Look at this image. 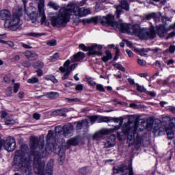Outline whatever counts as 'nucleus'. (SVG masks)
I'll list each match as a JSON object with an SVG mask.
<instances>
[{
	"mask_svg": "<svg viewBox=\"0 0 175 175\" xmlns=\"http://www.w3.org/2000/svg\"><path fill=\"white\" fill-rule=\"evenodd\" d=\"M172 38H175V31H172L166 36L165 40H169V39H172Z\"/></svg>",
	"mask_w": 175,
	"mask_h": 175,
	"instance_id": "nucleus-47",
	"label": "nucleus"
},
{
	"mask_svg": "<svg viewBox=\"0 0 175 175\" xmlns=\"http://www.w3.org/2000/svg\"><path fill=\"white\" fill-rule=\"evenodd\" d=\"M105 54L106 55L103 56L102 58V61L103 62H107L109 59H111L113 58V55H111V52H110V51H106Z\"/></svg>",
	"mask_w": 175,
	"mask_h": 175,
	"instance_id": "nucleus-28",
	"label": "nucleus"
},
{
	"mask_svg": "<svg viewBox=\"0 0 175 175\" xmlns=\"http://www.w3.org/2000/svg\"><path fill=\"white\" fill-rule=\"evenodd\" d=\"M73 125L68 123L64 126H57L55 128V132L56 135H62L65 137H68L70 136L71 133L73 132Z\"/></svg>",
	"mask_w": 175,
	"mask_h": 175,
	"instance_id": "nucleus-11",
	"label": "nucleus"
},
{
	"mask_svg": "<svg viewBox=\"0 0 175 175\" xmlns=\"http://www.w3.org/2000/svg\"><path fill=\"white\" fill-rule=\"evenodd\" d=\"M96 90L97 91H100V92H105V88H103V85L102 84H97Z\"/></svg>",
	"mask_w": 175,
	"mask_h": 175,
	"instance_id": "nucleus-44",
	"label": "nucleus"
},
{
	"mask_svg": "<svg viewBox=\"0 0 175 175\" xmlns=\"http://www.w3.org/2000/svg\"><path fill=\"white\" fill-rule=\"evenodd\" d=\"M114 68H116V69H118V70H121L122 72H125V68H124V66H122V65L116 63L115 64H113Z\"/></svg>",
	"mask_w": 175,
	"mask_h": 175,
	"instance_id": "nucleus-39",
	"label": "nucleus"
},
{
	"mask_svg": "<svg viewBox=\"0 0 175 175\" xmlns=\"http://www.w3.org/2000/svg\"><path fill=\"white\" fill-rule=\"evenodd\" d=\"M155 65L157 69H160V70H162V64H161V62L157 61Z\"/></svg>",
	"mask_w": 175,
	"mask_h": 175,
	"instance_id": "nucleus-52",
	"label": "nucleus"
},
{
	"mask_svg": "<svg viewBox=\"0 0 175 175\" xmlns=\"http://www.w3.org/2000/svg\"><path fill=\"white\" fill-rule=\"evenodd\" d=\"M154 133H158V135L161 132L166 131L167 135L170 140L174 137V132L173 129L175 128V118H171L169 116L163 118V122L159 119L154 120Z\"/></svg>",
	"mask_w": 175,
	"mask_h": 175,
	"instance_id": "nucleus-4",
	"label": "nucleus"
},
{
	"mask_svg": "<svg viewBox=\"0 0 175 175\" xmlns=\"http://www.w3.org/2000/svg\"><path fill=\"white\" fill-rule=\"evenodd\" d=\"M169 51H170V54H174L175 46L174 45L170 46Z\"/></svg>",
	"mask_w": 175,
	"mask_h": 175,
	"instance_id": "nucleus-53",
	"label": "nucleus"
},
{
	"mask_svg": "<svg viewBox=\"0 0 175 175\" xmlns=\"http://www.w3.org/2000/svg\"><path fill=\"white\" fill-rule=\"evenodd\" d=\"M72 12L78 17H85L88 14H91V9L85 8H80L79 6L71 3L67 5V8L64 7L60 8L57 16H52L51 18L52 27H65L69 23Z\"/></svg>",
	"mask_w": 175,
	"mask_h": 175,
	"instance_id": "nucleus-2",
	"label": "nucleus"
},
{
	"mask_svg": "<svg viewBox=\"0 0 175 175\" xmlns=\"http://www.w3.org/2000/svg\"><path fill=\"white\" fill-rule=\"evenodd\" d=\"M46 44L48 46H57V40H50L46 42Z\"/></svg>",
	"mask_w": 175,
	"mask_h": 175,
	"instance_id": "nucleus-41",
	"label": "nucleus"
},
{
	"mask_svg": "<svg viewBox=\"0 0 175 175\" xmlns=\"http://www.w3.org/2000/svg\"><path fill=\"white\" fill-rule=\"evenodd\" d=\"M116 18H120V15L124 13L123 10H126V12H129V3H128V1L122 0L120 1V5H116ZM123 9V10H122Z\"/></svg>",
	"mask_w": 175,
	"mask_h": 175,
	"instance_id": "nucleus-13",
	"label": "nucleus"
},
{
	"mask_svg": "<svg viewBox=\"0 0 175 175\" xmlns=\"http://www.w3.org/2000/svg\"><path fill=\"white\" fill-rule=\"evenodd\" d=\"M133 35L139 38L142 40H145L150 38H154V27L142 29L139 25H133Z\"/></svg>",
	"mask_w": 175,
	"mask_h": 175,
	"instance_id": "nucleus-6",
	"label": "nucleus"
},
{
	"mask_svg": "<svg viewBox=\"0 0 175 175\" xmlns=\"http://www.w3.org/2000/svg\"><path fill=\"white\" fill-rule=\"evenodd\" d=\"M168 31L169 30L167 29L163 25H160L156 27V33L159 38H165Z\"/></svg>",
	"mask_w": 175,
	"mask_h": 175,
	"instance_id": "nucleus-18",
	"label": "nucleus"
},
{
	"mask_svg": "<svg viewBox=\"0 0 175 175\" xmlns=\"http://www.w3.org/2000/svg\"><path fill=\"white\" fill-rule=\"evenodd\" d=\"M36 72H37L38 76H39V77L43 76V70L40 69V70H37Z\"/></svg>",
	"mask_w": 175,
	"mask_h": 175,
	"instance_id": "nucleus-63",
	"label": "nucleus"
},
{
	"mask_svg": "<svg viewBox=\"0 0 175 175\" xmlns=\"http://www.w3.org/2000/svg\"><path fill=\"white\" fill-rule=\"evenodd\" d=\"M123 42H125L126 44L129 46V47H132V42L128 41V40H124Z\"/></svg>",
	"mask_w": 175,
	"mask_h": 175,
	"instance_id": "nucleus-64",
	"label": "nucleus"
},
{
	"mask_svg": "<svg viewBox=\"0 0 175 175\" xmlns=\"http://www.w3.org/2000/svg\"><path fill=\"white\" fill-rule=\"evenodd\" d=\"M33 118H34V120H39L40 118V115L39 113H34L33 115Z\"/></svg>",
	"mask_w": 175,
	"mask_h": 175,
	"instance_id": "nucleus-61",
	"label": "nucleus"
},
{
	"mask_svg": "<svg viewBox=\"0 0 175 175\" xmlns=\"http://www.w3.org/2000/svg\"><path fill=\"white\" fill-rule=\"evenodd\" d=\"M45 96H46V98H49V99H57V98L59 97V94L55 92H51L46 93L45 94Z\"/></svg>",
	"mask_w": 175,
	"mask_h": 175,
	"instance_id": "nucleus-27",
	"label": "nucleus"
},
{
	"mask_svg": "<svg viewBox=\"0 0 175 175\" xmlns=\"http://www.w3.org/2000/svg\"><path fill=\"white\" fill-rule=\"evenodd\" d=\"M43 66H44V64L42 62L38 61L37 62L33 63V67L35 69H42V68H43Z\"/></svg>",
	"mask_w": 175,
	"mask_h": 175,
	"instance_id": "nucleus-31",
	"label": "nucleus"
},
{
	"mask_svg": "<svg viewBox=\"0 0 175 175\" xmlns=\"http://www.w3.org/2000/svg\"><path fill=\"white\" fill-rule=\"evenodd\" d=\"M84 53L83 52H78L77 54L74 55L73 57H71L72 62H80L84 59Z\"/></svg>",
	"mask_w": 175,
	"mask_h": 175,
	"instance_id": "nucleus-21",
	"label": "nucleus"
},
{
	"mask_svg": "<svg viewBox=\"0 0 175 175\" xmlns=\"http://www.w3.org/2000/svg\"><path fill=\"white\" fill-rule=\"evenodd\" d=\"M48 5L49 6H50V8H52V9H54V10H58V9H59V5H58V4H57L53 1H49Z\"/></svg>",
	"mask_w": 175,
	"mask_h": 175,
	"instance_id": "nucleus-34",
	"label": "nucleus"
},
{
	"mask_svg": "<svg viewBox=\"0 0 175 175\" xmlns=\"http://www.w3.org/2000/svg\"><path fill=\"white\" fill-rule=\"evenodd\" d=\"M20 17H21V14L14 13L12 18L7 21L6 24H8L10 31H21V29H23V21Z\"/></svg>",
	"mask_w": 175,
	"mask_h": 175,
	"instance_id": "nucleus-8",
	"label": "nucleus"
},
{
	"mask_svg": "<svg viewBox=\"0 0 175 175\" xmlns=\"http://www.w3.org/2000/svg\"><path fill=\"white\" fill-rule=\"evenodd\" d=\"M59 58V53H55L53 56L51 57L50 61L51 62H55V61Z\"/></svg>",
	"mask_w": 175,
	"mask_h": 175,
	"instance_id": "nucleus-38",
	"label": "nucleus"
},
{
	"mask_svg": "<svg viewBox=\"0 0 175 175\" xmlns=\"http://www.w3.org/2000/svg\"><path fill=\"white\" fill-rule=\"evenodd\" d=\"M72 85H75V83L72 82H67L66 83L64 84V87H66V88L71 87Z\"/></svg>",
	"mask_w": 175,
	"mask_h": 175,
	"instance_id": "nucleus-57",
	"label": "nucleus"
},
{
	"mask_svg": "<svg viewBox=\"0 0 175 175\" xmlns=\"http://www.w3.org/2000/svg\"><path fill=\"white\" fill-rule=\"evenodd\" d=\"M151 18H154V13L145 14L144 16L141 17L142 21H146V20H151Z\"/></svg>",
	"mask_w": 175,
	"mask_h": 175,
	"instance_id": "nucleus-30",
	"label": "nucleus"
},
{
	"mask_svg": "<svg viewBox=\"0 0 175 175\" xmlns=\"http://www.w3.org/2000/svg\"><path fill=\"white\" fill-rule=\"evenodd\" d=\"M79 47L83 51H90V46H86L84 44H80Z\"/></svg>",
	"mask_w": 175,
	"mask_h": 175,
	"instance_id": "nucleus-42",
	"label": "nucleus"
},
{
	"mask_svg": "<svg viewBox=\"0 0 175 175\" xmlns=\"http://www.w3.org/2000/svg\"><path fill=\"white\" fill-rule=\"evenodd\" d=\"M83 85H81V84H79V85H77V86H76V88H75V90H77V91H83Z\"/></svg>",
	"mask_w": 175,
	"mask_h": 175,
	"instance_id": "nucleus-55",
	"label": "nucleus"
},
{
	"mask_svg": "<svg viewBox=\"0 0 175 175\" xmlns=\"http://www.w3.org/2000/svg\"><path fill=\"white\" fill-rule=\"evenodd\" d=\"M134 50L135 51H136V53H138V54H139L141 57H146L147 54H146L145 53H148V49H139V48H135Z\"/></svg>",
	"mask_w": 175,
	"mask_h": 175,
	"instance_id": "nucleus-29",
	"label": "nucleus"
},
{
	"mask_svg": "<svg viewBox=\"0 0 175 175\" xmlns=\"http://www.w3.org/2000/svg\"><path fill=\"white\" fill-rule=\"evenodd\" d=\"M18 90H20V83H16L14 85V94H17V92H18Z\"/></svg>",
	"mask_w": 175,
	"mask_h": 175,
	"instance_id": "nucleus-45",
	"label": "nucleus"
},
{
	"mask_svg": "<svg viewBox=\"0 0 175 175\" xmlns=\"http://www.w3.org/2000/svg\"><path fill=\"white\" fill-rule=\"evenodd\" d=\"M89 120L90 121L91 125H94L95 122H99V119L98 120L97 116H88Z\"/></svg>",
	"mask_w": 175,
	"mask_h": 175,
	"instance_id": "nucleus-35",
	"label": "nucleus"
},
{
	"mask_svg": "<svg viewBox=\"0 0 175 175\" xmlns=\"http://www.w3.org/2000/svg\"><path fill=\"white\" fill-rule=\"evenodd\" d=\"M87 81L88 83V84H90V85H91L92 87H95V85H96V83H95V81H94V78H92V77H88Z\"/></svg>",
	"mask_w": 175,
	"mask_h": 175,
	"instance_id": "nucleus-37",
	"label": "nucleus"
},
{
	"mask_svg": "<svg viewBox=\"0 0 175 175\" xmlns=\"http://www.w3.org/2000/svg\"><path fill=\"white\" fill-rule=\"evenodd\" d=\"M66 111H68V109L64 108L62 109H57L53 111V116H59L60 117H66Z\"/></svg>",
	"mask_w": 175,
	"mask_h": 175,
	"instance_id": "nucleus-26",
	"label": "nucleus"
},
{
	"mask_svg": "<svg viewBox=\"0 0 175 175\" xmlns=\"http://www.w3.org/2000/svg\"><path fill=\"white\" fill-rule=\"evenodd\" d=\"M25 55L29 59V61H35L38 58V54L32 53L29 51H26L25 52Z\"/></svg>",
	"mask_w": 175,
	"mask_h": 175,
	"instance_id": "nucleus-23",
	"label": "nucleus"
},
{
	"mask_svg": "<svg viewBox=\"0 0 175 175\" xmlns=\"http://www.w3.org/2000/svg\"><path fill=\"white\" fill-rule=\"evenodd\" d=\"M38 10L34 7L27 8V0H23L25 13L30 18L33 23H38L42 25L47 24L46 14H44V0H38Z\"/></svg>",
	"mask_w": 175,
	"mask_h": 175,
	"instance_id": "nucleus-3",
	"label": "nucleus"
},
{
	"mask_svg": "<svg viewBox=\"0 0 175 175\" xmlns=\"http://www.w3.org/2000/svg\"><path fill=\"white\" fill-rule=\"evenodd\" d=\"M81 21L84 25H85V24H91V21L90 18H83Z\"/></svg>",
	"mask_w": 175,
	"mask_h": 175,
	"instance_id": "nucleus-50",
	"label": "nucleus"
},
{
	"mask_svg": "<svg viewBox=\"0 0 175 175\" xmlns=\"http://www.w3.org/2000/svg\"><path fill=\"white\" fill-rule=\"evenodd\" d=\"M65 100H66L67 102H69V103H77L81 101L80 99L77 98H66Z\"/></svg>",
	"mask_w": 175,
	"mask_h": 175,
	"instance_id": "nucleus-40",
	"label": "nucleus"
},
{
	"mask_svg": "<svg viewBox=\"0 0 175 175\" xmlns=\"http://www.w3.org/2000/svg\"><path fill=\"white\" fill-rule=\"evenodd\" d=\"M80 140L79 139V137H74L68 140L67 146L68 147H70V146H77Z\"/></svg>",
	"mask_w": 175,
	"mask_h": 175,
	"instance_id": "nucleus-25",
	"label": "nucleus"
},
{
	"mask_svg": "<svg viewBox=\"0 0 175 175\" xmlns=\"http://www.w3.org/2000/svg\"><path fill=\"white\" fill-rule=\"evenodd\" d=\"M53 131H49L46 136V145L44 148V142L39 140L36 137L30 138V154L28 153L29 148L26 144L21 146V150L15 152L14 163L17 170H21L23 167H29L33 156V167L34 172L38 175H53V169L54 164L53 161H49L47 163L46 168L44 170V161L42 160L43 157L46 156V152L50 154L53 150L57 148V143H51L54 140Z\"/></svg>",
	"mask_w": 175,
	"mask_h": 175,
	"instance_id": "nucleus-1",
	"label": "nucleus"
},
{
	"mask_svg": "<svg viewBox=\"0 0 175 175\" xmlns=\"http://www.w3.org/2000/svg\"><path fill=\"white\" fill-rule=\"evenodd\" d=\"M137 128H139V122L135 121L133 123L129 119L128 122L123 124L122 133H117L118 140H124L127 137L129 146H132L135 143V133L137 131Z\"/></svg>",
	"mask_w": 175,
	"mask_h": 175,
	"instance_id": "nucleus-5",
	"label": "nucleus"
},
{
	"mask_svg": "<svg viewBox=\"0 0 175 175\" xmlns=\"http://www.w3.org/2000/svg\"><path fill=\"white\" fill-rule=\"evenodd\" d=\"M167 110H170V111H172V113H175L174 107H172V106L167 107Z\"/></svg>",
	"mask_w": 175,
	"mask_h": 175,
	"instance_id": "nucleus-58",
	"label": "nucleus"
},
{
	"mask_svg": "<svg viewBox=\"0 0 175 175\" xmlns=\"http://www.w3.org/2000/svg\"><path fill=\"white\" fill-rule=\"evenodd\" d=\"M102 45H92L89 46V55H102Z\"/></svg>",
	"mask_w": 175,
	"mask_h": 175,
	"instance_id": "nucleus-16",
	"label": "nucleus"
},
{
	"mask_svg": "<svg viewBox=\"0 0 175 175\" xmlns=\"http://www.w3.org/2000/svg\"><path fill=\"white\" fill-rule=\"evenodd\" d=\"M111 20H113V14H108L107 16H96L90 18L91 23L100 21L103 25H109Z\"/></svg>",
	"mask_w": 175,
	"mask_h": 175,
	"instance_id": "nucleus-12",
	"label": "nucleus"
},
{
	"mask_svg": "<svg viewBox=\"0 0 175 175\" xmlns=\"http://www.w3.org/2000/svg\"><path fill=\"white\" fill-rule=\"evenodd\" d=\"M0 17L2 18V20H5V23L9 21V20L12 17V14H10V12L8 10H2L0 13Z\"/></svg>",
	"mask_w": 175,
	"mask_h": 175,
	"instance_id": "nucleus-22",
	"label": "nucleus"
},
{
	"mask_svg": "<svg viewBox=\"0 0 175 175\" xmlns=\"http://www.w3.org/2000/svg\"><path fill=\"white\" fill-rule=\"evenodd\" d=\"M109 25L112 27L115 31H120V32L128 33V35H133V26L122 22L115 21L114 15H113V19L109 22Z\"/></svg>",
	"mask_w": 175,
	"mask_h": 175,
	"instance_id": "nucleus-7",
	"label": "nucleus"
},
{
	"mask_svg": "<svg viewBox=\"0 0 175 175\" xmlns=\"http://www.w3.org/2000/svg\"><path fill=\"white\" fill-rule=\"evenodd\" d=\"M51 81H53L55 84L58 83V80L54 76H51Z\"/></svg>",
	"mask_w": 175,
	"mask_h": 175,
	"instance_id": "nucleus-59",
	"label": "nucleus"
},
{
	"mask_svg": "<svg viewBox=\"0 0 175 175\" xmlns=\"http://www.w3.org/2000/svg\"><path fill=\"white\" fill-rule=\"evenodd\" d=\"M82 122V129L84 131H88V128H90V125L88 124V120L87 119L81 120Z\"/></svg>",
	"mask_w": 175,
	"mask_h": 175,
	"instance_id": "nucleus-32",
	"label": "nucleus"
},
{
	"mask_svg": "<svg viewBox=\"0 0 175 175\" xmlns=\"http://www.w3.org/2000/svg\"><path fill=\"white\" fill-rule=\"evenodd\" d=\"M111 131V129H103L94 134L93 139L94 140H102V139H105V135H110V133H112Z\"/></svg>",
	"mask_w": 175,
	"mask_h": 175,
	"instance_id": "nucleus-15",
	"label": "nucleus"
},
{
	"mask_svg": "<svg viewBox=\"0 0 175 175\" xmlns=\"http://www.w3.org/2000/svg\"><path fill=\"white\" fill-rule=\"evenodd\" d=\"M136 90L138 92H144V94H149L150 96H154V93L152 92H148L144 87L139 85V83H135Z\"/></svg>",
	"mask_w": 175,
	"mask_h": 175,
	"instance_id": "nucleus-24",
	"label": "nucleus"
},
{
	"mask_svg": "<svg viewBox=\"0 0 175 175\" xmlns=\"http://www.w3.org/2000/svg\"><path fill=\"white\" fill-rule=\"evenodd\" d=\"M126 53H127L129 57H133V53L132 52V51L129 50V49H127L126 51Z\"/></svg>",
	"mask_w": 175,
	"mask_h": 175,
	"instance_id": "nucleus-62",
	"label": "nucleus"
},
{
	"mask_svg": "<svg viewBox=\"0 0 175 175\" xmlns=\"http://www.w3.org/2000/svg\"><path fill=\"white\" fill-rule=\"evenodd\" d=\"M27 83L29 84H36V83H39V78L32 77L27 80Z\"/></svg>",
	"mask_w": 175,
	"mask_h": 175,
	"instance_id": "nucleus-36",
	"label": "nucleus"
},
{
	"mask_svg": "<svg viewBox=\"0 0 175 175\" xmlns=\"http://www.w3.org/2000/svg\"><path fill=\"white\" fill-rule=\"evenodd\" d=\"M22 66H25V68H29L31 66V62L27 60L22 63Z\"/></svg>",
	"mask_w": 175,
	"mask_h": 175,
	"instance_id": "nucleus-51",
	"label": "nucleus"
},
{
	"mask_svg": "<svg viewBox=\"0 0 175 175\" xmlns=\"http://www.w3.org/2000/svg\"><path fill=\"white\" fill-rule=\"evenodd\" d=\"M144 124L145 126H144ZM144 128H139V129L142 131V129H145L146 128L148 131H150L152 129V126H154V118H149L146 120V123H143Z\"/></svg>",
	"mask_w": 175,
	"mask_h": 175,
	"instance_id": "nucleus-20",
	"label": "nucleus"
},
{
	"mask_svg": "<svg viewBox=\"0 0 175 175\" xmlns=\"http://www.w3.org/2000/svg\"><path fill=\"white\" fill-rule=\"evenodd\" d=\"M69 65H70V60L68 59L64 64V66H61L59 68L60 72L64 73V75L62 77V80H66L67 79H69V75L72 73V70H70V67L69 66Z\"/></svg>",
	"mask_w": 175,
	"mask_h": 175,
	"instance_id": "nucleus-14",
	"label": "nucleus"
},
{
	"mask_svg": "<svg viewBox=\"0 0 175 175\" xmlns=\"http://www.w3.org/2000/svg\"><path fill=\"white\" fill-rule=\"evenodd\" d=\"M88 172H90V170H88V167H83L79 170V172L83 175L88 174Z\"/></svg>",
	"mask_w": 175,
	"mask_h": 175,
	"instance_id": "nucleus-33",
	"label": "nucleus"
},
{
	"mask_svg": "<svg viewBox=\"0 0 175 175\" xmlns=\"http://www.w3.org/2000/svg\"><path fill=\"white\" fill-rule=\"evenodd\" d=\"M75 124H77L76 126V130L77 131H80L81 129H83V124H82V122H76Z\"/></svg>",
	"mask_w": 175,
	"mask_h": 175,
	"instance_id": "nucleus-43",
	"label": "nucleus"
},
{
	"mask_svg": "<svg viewBox=\"0 0 175 175\" xmlns=\"http://www.w3.org/2000/svg\"><path fill=\"white\" fill-rule=\"evenodd\" d=\"M116 135H111L109 138L107 139V142L105 144V148H111L116 146Z\"/></svg>",
	"mask_w": 175,
	"mask_h": 175,
	"instance_id": "nucleus-19",
	"label": "nucleus"
},
{
	"mask_svg": "<svg viewBox=\"0 0 175 175\" xmlns=\"http://www.w3.org/2000/svg\"><path fill=\"white\" fill-rule=\"evenodd\" d=\"M114 174H121V175H133V167H132V162H130L128 166L121 164L120 165H116L113 167Z\"/></svg>",
	"mask_w": 175,
	"mask_h": 175,
	"instance_id": "nucleus-10",
	"label": "nucleus"
},
{
	"mask_svg": "<svg viewBox=\"0 0 175 175\" xmlns=\"http://www.w3.org/2000/svg\"><path fill=\"white\" fill-rule=\"evenodd\" d=\"M110 121H113L116 124H118L117 126H114L113 128L108 129H111L112 131L111 133L116 132V131H118L119 129H121V126H122V124H124V118L123 117H120V118H110L107 116H104V117H100L99 118V122H110Z\"/></svg>",
	"mask_w": 175,
	"mask_h": 175,
	"instance_id": "nucleus-9",
	"label": "nucleus"
},
{
	"mask_svg": "<svg viewBox=\"0 0 175 175\" xmlns=\"http://www.w3.org/2000/svg\"><path fill=\"white\" fill-rule=\"evenodd\" d=\"M13 88L12 87H9L6 90L7 96H11L12 94Z\"/></svg>",
	"mask_w": 175,
	"mask_h": 175,
	"instance_id": "nucleus-49",
	"label": "nucleus"
},
{
	"mask_svg": "<svg viewBox=\"0 0 175 175\" xmlns=\"http://www.w3.org/2000/svg\"><path fill=\"white\" fill-rule=\"evenodd\" d=\"M137 63L139 65H140V66H146V65H147V62L145 60L141 59H137Z\"/></svg>",
	"mask_w": 175,
	"mask_h": 175,
	"instance_id": "nucleus-46",
	"label": "nucleus"
},
{
	"mask_svg": "<svg viewBox=\"0 0 175 175\" xmlns=\"http://www.w3.org/2000/svg\"><path fill=\"white\" fill-rule=\"evenodd\" d=\"M28 36H32L33 38H39V37L42 36V34H40L39 33H29Z\"/></svg>",
	"mask_w": 175,
	"mask_h": 175,
	"instance_id": "nucleus-48",
	"label": "nucleus"
},
{
	"mask_svg": "<svg viewBox=\"0 0 175 175\" xmlns=\"http://www.w3.org/2000/svg\"><path fill=\"white\" fill-rule=\"evenodd\" d=\"M1 117L5 125H14L16 124V120L12 116L8 115L5 111L2 112Z\"/></svg>",
	"mask_w": 175,
	"mask_h": 175,
	"instance_id": "nucleus-17",
	"label": "nucleus"
},
{
	"mask_svg": "<svg viewBox=\"0 0 175 175\" xmlns=\"http://www.w3.org/2000/svg\"><path fill=\"white\" fill-rule=\"evenodd\" d=\"M3 38H5V34H0V43H3V44H6V41L2 40L3 39Z\"/></svg>",
	"mask_w": 175,
	"mask_h": 175,
	"instance_id": "nucleus-54",
	"label": "nucleus"
},
{
	"mask_svg": "<svg viewBox=\"0 0 175 175\" xmlns=\"http://www.w3.org/2000/svg\"><path fill=\"white\" fill-rule=\"evenodd\" d=\"M59 157L60 161H64V159H65V153H61V152H59Z\"/></svg>",
	"mask_w": 175,
	"mask_h": 175,
	"instance_id": "nucleus-56",
	"label": "nucleus"
},
{
	"mask_svg": "<svg viewBox=\"0 0 175 175\" xmlns=\"http://www.w3.org/2000/svg\"><path fill=\"white\" fill-rule=\"evenodd\" d=\"M12 61L14 62H16L17 61H20V55H15V57L12 59Z\"/></svg>",
	"mask_w": 175,
	"mask_h": 175,
	"instance_id": "nucleus-60",
	"label": "nucleus"
}]
</instances>
